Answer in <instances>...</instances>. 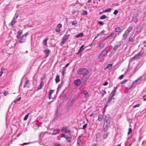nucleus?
Wrapping results in <instances>:
<instances>
[{
  "instance_id": "46",
  "label": "nucleus",
  "mask_w": 146,
  "mask_h": 146,
  "mask_svg": "<svg viewBox=\"0 0 146 146\" xmlns=\"http://www.w3.org/2000/svg\"><path fill=\"white\" fill-rule=\"evenodd\" d=\"M80 140L79 139H78L77 141V144L79 145L80 144Z\"/></svg>"
},
{
  "instance_id": "20",
  "label": "nucleus",
  "mask_w": 146,
  "mask_h": 146,
  "mask_svg": "<svg viewBox=\"0 0 146 146\" xmlns=\"http://www.w3.org/2000/svg\"><path fill=\"white\" fill-rule=\"evenodd\" d=\"M55 81L56 83L60 81L59 76L58 75H57L56 76V78L55 79Z\"/></svg>"
},
{
  "instance_id": "41",
  "label": "nucleus",
  "mask_w": 146,
  "mask_h": 146,
  "mask_svg": "<svg viewBox=\"0 0 146 146\" xmlns=\"http://www.w3.org/2000/svg\"><path fill=\"white\" fill-rule=\"evenodd\" d=\"M132 130L131 128H129V131L128 133V134H129L130 133H131L132 132Z\"/></svg>"
},
{
  "instance_id": "53",
  "label": "nucleus",
  "mask_w": 146,
  "mask_h": 146,
  "mask_svg": "<svg viewBox=\"0 0 146 146\" xmlns=\"http://www.w3.org/2000/svg\"><path fill=\"white\" fill-rule=\"evenodd\" d=\"M8 94V93L7 92L5 91L4 93V94L5 96H6L7 94Z\"/></svg>"
},
{
  "instance_id": "5",
  "label": "nucleus",
  "mask_w": 146,
  "mask_h": 146,
  "mask_svg": "<svg viewBox=\"0 0 146 146\" xmlns=\"http://www.w3.org/2000/svg\"><path fill=\"white\" fill-rule=\"evenodd\" d=\"M64 137L66 139V141L68 142H71V140L72 139L71 135L70 133H68V134H63L62 135L61 137Z\"/></svg>"
},
{
  "instance_id": "44",
  "label": "nucleus",
  "mask_w": 146,
  "mask_h": 146,
  "mask_svg": "<svg viewBox=\"0 0 146 146\" xmlns=\"http://www.w3.org/2000/svg\"><path fill=\"white\" fill-rule=\"evenodd\" d=\"M54 90H52L50 91L49 92V94L50 95H51V94L53 93Z\"/></svg>"
},
{
  "instance_id": "14",
  "label": "nucleus",
  "mask_w": 146,
  "mask_h": 146,
  "mask_svg": "<svg viewBox=\"0 0 146 146\" xmlns=\"http://www.w3.org/2000/svg\"><path fill=\"white\" fill-rule=\"evenodd\" d=\"M22 33V32L21 30H19L17 32V35L16 36V37L17 39L19 38L20 36L21 35Z\"/></svg>"
},
{
  "instance_id": "13",
  "label": "nucleus",
  "mask_w": 146,
  "mask_h": 146,
  "mask_svg": "<svg viewBox=\"0 0 146 146\" xmlns=\"http://www.w3.org/2000/svg\"><path fill=\"white\" fill-rule=\"evenodd\" d=\"M60 131V129H57L53 130V133H52V135H56L58 134Z\"/></svg>"
},
{
  "instance_id": "48",
  "label": "nucleus",
  "mask_w": 146,
  "mask_h": 146,
  "mask_svg": "<svg viewBox=\"0 0 146 146\" xmlns=\"http://www.w3.org/2000/svg\"><path fill=\"white\" fill-rule=\"evenodd\" d=\"M55 31L56 32H59L60 30V29H58L56 27V28L55 29Z\"/></svg>"
},
{
  "instance_id": "10",
  "label": "nucleus",
  "mask_w": 146,
  "mask_h": 146,
  "mask_svg": "<svg viewBox=\"0 0 146 146\" xmlns=\"http://www.w3.org/2000/svg\"><path fill=\"white\" fill-rule=\"evenodd\" d=\"M61 131L62 132L65 133H70V131L67 129L66 127H63V128L61 129Z\"/></svg>"
},
{
  "instance_id": "59",
  "label": "nucleus",
  "mask_w": 146,
  "mask_h": 146,
  "mask_svg": "<svg viewBox=\"0 0 146 146\" xmlns=\"http://www.w3.org/2000/svg\"><path fill=\"white\" fill-rule=\"evenodd\" d=\"M83 50V49H82V50H81V49H80L78 52L77 53V54H78L80 51H82Z\"/></svg>"
},
{
  "instance_id": "56",
  "label": "nucleus",
  "mask_w": 146,
  "mask_h": 146,
  "mask_svg": "<svg viewBox=\"0 0 146 146\" xmlns=\"http://www.w3.org/2000/svg\"><path fill=\"white\" fill-rule=\"evenodd\" d=\"M99 34H97V35L94 38V40L96 39V38H98V36H99Z\"/></svg>"
},
{
  "instance_id": "50",
  "label": "nucleus",
  "mask_w": 146,
  "mask_h": 146,
  "mask_svg": "<svg viewBox=\"0 0 146 146\" xmlns=\"http://www.w3.org/2000/svg\"><path fill=\"white\" fill-rule=\"evenodd\" d=\"M145 144H146V140H145L142 141V145H144Z\"/></svg>"
},
{
  "instance_id": "12",
  "label": "nucleus",
  "mask_w": 146,
  "mask_h": 146,
  "mask_svg": "<svg viewBox=\"0 0 146 146\" xmlns=\"http://www.w3.org/2000/svg\"><path fill=\"white\" fill-rule=\"evenodd\" d=\"M43 52L45 54V58L47 57L50 53V51L48 49L44 50Z\"/></svg>"
},
{
  "instance_id": "17",
  "label": "nucleus",
  "mask_w": 146,
  "mask_h": 146,
  "mask_svg": "<svg viewBox=\"0 0 146 146\" xmlns=\"http://www.w3.org/2000/svg\"><path fill=\"white\" fill-rule=\"evenodd\" d=\"M103 119V116L101 114H99L98 115V120L99 121H102V119Z\"/></svg>"
},
{
  "instance_id": "4",
  "label": "nucleus",
  "mask_w": 146,
  "mask_h": 146,
  "mask_svg": "<svg viewBox=\"0 0 146 146\" xmlns=\"http://www.w3.org/2000/svg\"><path fill=\"white\" fill-rule=\"evenodd\" d=\"M29 35L28 32L25 34H23L22 36L19 38V42L20 43H23L25 42L26 38V37Z\"/></svg>"
},
{
  "instance_id": "40",
  "label": "nucleus",
  "mask_w": 146,
  "mask_h": 146,
  "mask_svg": "<svg viewBox=\"0 0 146 146\" xmlns=\"http://www.w3.org/2000/svg\"><path fill=\"white\" fill-rule=\"evenodd\" d=\"M127 81V80H126V79L125 80H123V81H122L121 82V84H125Z\"/></svg>"
},
{
  "instance_id": "22",
  "label": "nucleus",
  "mask_w": 146,
  "mask_h": 146,
  "mask_svg": "<svg viewBox=\"0 0 146 146\" xmlns=\"http://www.w3.org/2000/svg\"><path fill=\"white\" fill-rule=\"evenodd\" d=\"M62 86L63 84H61L58 86L56 91V93H57L58 92L59 90L60 89Z\"/></svg>"
},
{
  "instance_id": "62",
  "label": "nucleus",
  "mask_w": 146,
  "mask_h": 146,
  "mask_svg": "<svg viewBox=\"0 0 146 146\" xmlns=\"http://www.w3.org/2000/svg\"><path fill=\"white\" fill-rule=\"evenodd\" d=\"M27 143H24L21 145H23L28 144Z\"/></svg>"
},
{
  "instance_id": "35",
  "label": "nucleus",
  "mask_w": 146,
  "mask_h": 146,
  "mask_svg": "<svg viewBox=\"0 0 146 146\" xmlns=\"http://www.w3.org/2000/svg\"><path fill=\"white\" fill-rule=\"evenodd\" d=\"M115 92L116 91L115 90H113V91L112 92V93L111 94V95H112V97H113L114 96V95L115 93Z\"/></svg>"
},
{
  "instance_id": "16",
  "label": "nucleus",
  "mask_w": 146,
  "mask_h": 146,
  "mask_svg": "<svg viewBox=\"0 0 146 146\" xmlns=\"http://www.w3.org/2000/svg\"><path fill=\"white\" fill-rule=\"evenodd\" d=\"M88 77L86 76H84L82 79V81L84 82H86L88 79Z\"/></svg>"
},
{
  "instance_id": "31",
  "label": "nucleus",
  "mask_w": 146,
  "mask_h": 146,
  "mask_svg": "<svg viewBox=\"0 0 146 146\" xmlns=\"http://www.w3.org/2000/svg\"><path fill=\"white\" fill-rule=\"evenodd\" d=\"M29 113H28L25 116V117H24V118L23 119V120H24L26 121L27 119V118L28 117L29 115Z\"/></svg>"
},
{
  "instance_id": "11",
  "label": "nucleus",
  "mask_w": 146,
  "mask_h": 146,
  "mask_svg": "<svg viewBox=\"0 0 146 146\" xmlns=\"http://www.w3.org/2000/svg\"><path fill=\"white\" fill-rule=\"evenodd\" d=\"M116 36V34L115 33H112L106 38V39L111 38V39L113 38L114 40Z\"/></svg>"
},
{
  "instance_id": "9",
  "label": "nucleus",
  "mask_w": 146,
  "mask_h": 146,
  "mask_svg": "<svg viewBox=\"0 0 146 146\" xmlns=\"http://www.w3.org/2000/svg\"><path fill=\"white\" fill-rule=\"evenodd\" d=\"M74 84L77 86H79L81 84V81L80 79H77L74 81Z\"/></svg>"
},
{
  "instance_id": "43",
  "label": "nucleus",
  "mask_w": 146,
  "mask_h": 146,
  "mask_svg": "<svg viewBox=\"0 0 146 146\" xmlns=\"http://www.w3.org/2000/svg\"><path fill=\"white\" fill-rule=\"evenodd\" d=\"M140 105V104H137V105L134 106H133V108H135L136 107H139V106Z\"/></svg>"
},
{
  "instance_id": "19",
  "label": "nucleus",
  "mask_w": 146,
  "mask_h": 146,
  "mask_svg": "<svg viewBox=\"0 0 146 146\" xmlns=\"http://www.w3.org/2000/svg\"><path fill=\"white\" fill-rule=\"evenodd\" d=\"M48 40V38L47 37L45 39L43 40L42 42V44L44 45H46L47 43V41Z\"/></svg>"
},
{
  "instance_id": "15",
  "label": "nucleus",
  "mask_w": 146,
  "mask_h": 146,
  "mask_svg": "<svg viewBox=\"0 0 146 146\" xmlns=\"http://www.w3.org/2000/svg\"><path fill=\"white\" fill-rule=\"evenodd\" d=\"M133 29L132 27H129L125 31L126 33L127 34H129V33L132 31Z\"/></svg>"
},
{
  "instance_id": "61",
  "label": "nucleus",
  "mask_w": 146,
  "mask_h": 146,
  "mask_svg": "<svg viewBox=\"0 0 146 146\" xmlns=\"http://www.w3.org/2000/svg\"><path fill=\"white\" fill-rule=\"evenodd\" d=\"M84 46V45H82L81 47H80V49H81V50H82V48ZM83 49L84 50V49Z\"/></svg>"
},
{
  "instance_id": "29",
  "label": "nucleus",
  "mask_w": 146,
  "mask_h": 146,
  "mask_svg": "<svg viewBox=\"0 0 146 146\" xmlns=\"http://www.w3.org/2000/svg\"><path fill=\"white\" fill-rule=\"evenodd\" d=\"M15 23H16V21H14V20L12 21L11 22V23H10L9 24V26H12L13 25H14Z\"/></svg>"
},
{
  "instance_id": "3",
  "label": "nucleus",
  "mask_w": 146,
  "mask_h": 146,
  "mask_svg": "<svg viewBox=\"0 0 146 146\" xmlns=\"http://www.w3.org/2000/svg\"><path fill=\"white\" fill-rule=\"evenodd\" d=\"M108 46H107L105 49L102 51L101 54L98 56V59H101L102 57H104L108 53V51L109 50L108 48Z\"/></svg>"
},
{
  "instance_id": "25",
  "label": "nucleus",
  "mask_w": 146,
  "mask_h": 146,
  "mask_svg": "<svg viewBox=\"0 0 146 146\" xmlns=\"http://www.w3.org/2000/svg\"><path fill=\"white\" fill-rule=\"evenodd\" d=\"M121 29L119 27H117L115 29V31L117 33L120 32L121 31Z\"/></svg>"
},
{
  "instance_id": "57",
  "label": "nucleus",
  "mask_w": 146,
  "mask_h": 146,
  "mask_svg": "<svg viewBox=\"0 0 146 146\" xmlns=\"http://www.w3.org/2000/svg\"><path fill=\"white\" fill-rule=\"evenodd\" d=\"M144 47H146V41H145L144 42Z\"/></svg>"
},
{
  "instance_id": "51",
  "label": "nucleus",
  "mask_w": 146,
  "mask_h": 146,
  "mask_svg": "<svg viewBox=\"0 0 146 146\" xmlns=\"http://www.w3.org/2000/svg\"><path fill=\"white\" fill-rule=\"evenodd\" d=\"M123 75H122L119 77V78L120 80H121L123 78Z\"/></svg>"
},
{
  "instance_id": "63",
  "label": "nucleus",
  "mask_w": 146,
  "mask_h": 146,
  "mask_svg": "<svg viewBox=\"0 0 146 146\" xmlns=\"http://www.w3.org/2000/svg\"><path fill=\"white\" fill-rule=\"evenodd\" d=\"M21 97H20L18 99H17V100H18V101H19L21 100Z\"/></svg>"
},
{
  "instance_id": "60",
  "label": "nucleus",
  "mask_w": 146,
  "mask_h": 146,
  "mask_svg": "<svg viewBox=\"0 0 146 146\" xmlns=\"http://www.w3.org/2000/svg\"><path fill=\"white\" fill-rule=\"evenodd\" d=\"M69 63H68L65 66V68H66L68 66V65H69Z\"/></svg>"
},
{
  "instance_id": "26",
  "label": "nucleus",
  "mask_w": 146,
  "mask_h": 146,
  "mask_svg": "<svg viewBox=\"0 0 146 146\" xmlns=\"http://www.w3.org/2000/svg\"><path fill=\"white\" fill-rule=\"evenodd\" d=\"M128 34H126V32L125 31L124 34L123 35V39H125L127 38V36Z\"/></svg>"
},
{
  "instance_id": "38",
  "label": "nucleus",
  "mask_w": 146,
  "mask_h": 146,
  "mask_svg": "<svg viewBox=\"0 0 146 146\" xmlns=\"http://www.w3.org/2000/svg\"><path fill=\"white\" fill-rule=\"evenodd\" d=\"M62 25L60 24H58L57 26V28L60 29Z\"/></svg>"
},
{
  "instance_id": "1",
  "label": "nucleus",
  "mask_w": 146,
  "mask_h": 146,
  "mask_svg": "<svg viewBox=\"0 0 146 146\" xmlns=\"http://www.w3.org/2000/svg\"><path fill=\"white\" fill-rule=\"evenodd\" d=\"M78 73L80 75L85 76L89 73V71L86 69L82 68L78 70Z\"/></svg>"
},
{
  "instance_id": "47",
  "label": "nucleus",
  "mask_w": 146,
  "mask_h": 146,
  "mask_svg": "<svg viewBox=\"0 0 146 146\" xmlns=\"http://www.w3.org/2000/svg\"><path fill=\"white\" fill-rule=\"evenodd\" d=\"M118 12V11L117 10H115L114 11L113 14H114L115 15H116L117 13Z\"/></svg>"
},
{
  "instance_id": "34",
  "label": "nucleus",
  "mask_w": 146,
  "mask_h": 146,
  "mask_svg": "<svg viewBox=\"0 0 146 146\" xmlns=\"http://www.w3.org/2000/svg\"><path fill=\"white\" fill-rule=\"evenodd\" d=\"M133 84L129 88H126V90H127V92L129 91L133 87Z\"/></svg>"
},
{
  "instance_id": "54",
  "label": "nucleus",
  "mask_w": 146,
  "mask_h": 146,
  "mask_svg": "<svg viewBox=\"0 0 146 146\" xmlns=\"http://www.w3.org/2000/svg\"><path fill=\"white\" fill-rule=\"evenodd\" d=\"M138 80V79L137 80H135V81H134V82H133L132 84L133 85H134L136 82H137Z\"/></svg>"
},
{
  "instance_id": "33",
  "label": "nucleus",
  "mask_w": 146,
  "mask_h": 146,
  "mask_svg": "<svg viewBox=\"0 0 146 146\" xmlns=\"http://www.w3.org/2000/svg\"><path fill=\"white\" fill-rule=\"evenodd\" d=\"M107 17L105 15H103L100 17V19H106Z\"/></svg>"
},
{
  "instance_id": "39",
  "label": "nucleus",
  "mask_w": 146,
  "mask_h": 146,
  "mask_svg": "<svg viewBox=\"0 0 146 146\" xmlns=\"http://www.w3.org/2000/svg\"><path fill=\"white\" fill-rule=\"evenodd\" d=\"M110 11H111V9H108L105 10L104 11V12H110Z\"/></svg>"
},
{
  "instance_id": "49",
  "label": "nucleus",
  "mask_w": 146,
  "mask_h": 146,
  "mask_svg": "<svg viewBox=\"0 0 146 146\" xmlns=\"http://www.w3.org/2000/svg\"><path fill=\"white\" fill-rule=\"evenodd\" d=\"M133 40V37L130 38L129 39V41L130 42H132Z\"/></svg>"
},
{
  "instance_id": "23",
  "label": "nucleus",
  "mask_w": 146,
  "mask_h": 146,
  "mask_svg": "<svg viewBox=\"0 0 146 146\" xmlns=\"http://www.w3.org/2000/svg\"><path fill=\"white\" fill-rule=\"evenodd\" d=\"M84 35L83 33H80L77 35L76 37V38H78L79 37H82Z\"/></svg>"
},
{
  "instance_id": "24",
  "label": "nucleus",
  "mask_w": 146,
  "mask_h": 146,
  "mask_svg": "<svg viewBox=\"0 0 146 146\" xmlns=\"http://www.w3.org/2000/svg\"><path fill=\"white\" fill-rule=\"evenodd\" d=\"M112 97H111V98H109L108 100V101H107V104L106 105V107L107 106H108L109 105L108 104L110 102H111L112 100Z\"/></svg>"
},
{
  "instance_id": "36",
  "label": "nucleus",
  "mask_w": 146,
  "mask_h": 146,
  "mask_svg": "<svg viewBox=\"0 0 146 146\" xmlns=\"http://www.w3.org/2000/svg\"><path fill=\"white\" fill-rule=\"evenodd\" d=\"M77 24V22L76 21H74L72 22V25H75Z\"/></svg>"
},
{
  "instance_id": "55",
  "label": "nucleus",
  "mask_w": 146,
  "mask_h": 146,
  "mask_svg": "<svg viewBox=\"0 0 146 146\" xmlns=\"http://www.w3.org/2000/svg\"><path fill=\"white\" fill-rule=\"evenodd\" d=\"M108 84V82H106L104 83L103 84V85L104 86H106Z\"/></svg>"
},
{
  "instance_id": "30",
  "label": "nucleus",
  "mask_w": 146,
  "mask_h": 146,
  "mask_svg": "<svg viewBox=\"0 0 146 146\" xmlns=\"http://www.w3.org/2000/svg\"><path fill=\"white\" fill-rule=\"evenodd\" d=\"M87 14V12L86 11L83 10L82 11V15H86Z\"/></svg>"
},
{
  "instance_id": "18",
  "label": "nucleus",
  "mask_w": 146,
  "mask_h": 146,
  "mask_svg": "<svg viewBox=\"0 0 146 146\" xmlns=\"http://www.w3.org/2000/svg\"><path fill=\"white\" fill-rule=\"evenodd\" d=\"M70 35H65L63 37L62 39L66 41L69 38Z\"/></svg>"
},
{
  "instance_id": "52",
  "label": "nucleus",
  "mask_w": 146,
  "mask_h": 146,
  "mask_svg": "<svg viewBox=\"0 0 146 146\" xmlns=\"http://www.w3.org/2000/svg\"><path fill=\"white\" fill-rule=\"evenodd\" d=\"M107 136H108V135L107 134L104 135L103 136V138L104 139L106 138L107 137Z\"/></svg>"
},
{
  "instance_id": "28",
  "label": "nucleus",
  "mask_w": 146,
  "mask_h": 146,
  "mask_svg": "<svg viewBox=\"0 0 146 146\" xmlns=\"http://www.w3.org/2000/svg\"><path fill=\"white\" fill-rule=\"evenodd\" d=\"M104 44L103 43H100L99 44L98 47L100 48H102L104 46Z\"/></svg>"
},
{
  "instance_id": "7",
  "label": "nucleus",
  "mask_w": 146,
  "mask_h": 146,
  "mask_svg": "<svg viewBox=\"0 0 146 146\" xmlns=\"http://www.w3.org/2000/svg\"><path fill=\"white\" fill-rule=\"evenodd\" d=\"M121 44L120 43L119 44L115 45L111 53H112L113 54L114 53L117 49L120 46Z\"/></svg>"
},
{
  "instance_id": "37",
  "label": "nucleus",
  "mask_w": 146,
  "mask_h": 146,
  "mask_svg": "<svg viewBox=\"0 0 146 146\" xmlns=\"http://www.w3.org/2000/svg\"><path fill=\"white\" fill-rule=\"evenodd\" d=\"M66 41L62 39V41L60 43V45L61 46Z\"/></svg>"
},
{
  "instance_id": "6",
  "label": "nucleus",
  "mask_w": 146,
  "mask_h": 146,
  "mask_svg": "<svg viewBox=\"0 0 146 146\" xmlns=\"http://www.w3.org/2000/svg\"><path fill=\"white\" fill-rule=\"evenodd\" d=\"M105 121L104 123V127H107V128L106 129L107 130L108 127L110 126V119L108 118H105Z\"/></svg>"
},
{
  "instance_id": "45",
  "label": "nucleus",
  "mask_w": 146,
  "mask_h": 146,
  "mask_svg": "<svg viewBox=\"0 0 146 146\" xmlns=\"http://www.w3.org/2000/svg\"><path fill=\"white\" fill-rule=\"evenodd\" d=\"M87 124L86 123V124L84 125L83 126V129H85L86 127L87 126Z\"/></svg>"
},
{
  "instance_id": "58",
  "label": "nucleus",
  "mask_w": 146,
  "mask_h": 146,
  "mask_svg": "<svg viewBox=\"0 0 146 146\" xmlns=\"http://www.w3.org/2000/svg\"><path fill=\"white\" fill-rule=\"evenodd\" d=\"M3 73V72L2 70H1L0 72V77L2 76Z\"/></svg>"
},
{
  "instance_id": "42",
  "label": "nucleus",
  "mask_w": 146,
  "mask_h": 146,
  "mask_svg": "<svg viewBox=\"0 0 146 146\" xmlns=\"http://www.w3.org/2000/svg\"><path fill=\"white\" fill-rule=\"evenodd\" d=\"M98 24L100 25H104V23L103 22L101 21H99L98 22Z\"/></svg>"
},
{
  "instance_id": "21",
  "label": "nucleus",
  "mask_w": 146,
  "mask_h": 146,
  "mask_svg": "<svg viewBox=\"0 0 146 146\" xmlns=\"http://www.w3.org/2000/svg\"><path fill=\"white\" fill-rule=\"evenodd\" d=\"M29 80H26L25 83V84L24 86L23 87L24 88H26V87H28V84L29 83Z\"/></svg>"
},
{
  "instance_id": "8",
  "label": "nucleus",
  "mask_w": 146,
  "mask_h": 146,
  "mask_svg": "<svg viewBox=\"0 0 146 146\" xmlns=\"http://www.w3.org/2000/svg\"><path fill=\"white\" fill-rule=\"evenodd\" d=\"M81 92L84 94L85 98H88L89 97V94L86 90H82Z\"/></svg>"
},
{
  "instance_id": "64",
  "label": "nucleus",
  "mask_w": 146,
  "mask_h": 146,
  "mask_svg": "<svg viewBox=\"0 0 146 146\" xmlns=\"http://www.w3.org/2000/svg\"><path fill=\"white\" fill-rule=\"evenodd\" d=\"M92 146H98L96 144H94Z\"/></svg>"
},
{
  "instance_id": "27",
  "label": "nucleus",
  "mask_w": 146,
  "mask_h": 146,
  "mask_svg": "<svg viewBox=\"0 0 146 146\" xmlns=\"http://www.w3.org/2000/svg\"><path fill=\"white\" fill-rule=\"evenodd\" d=\"M45 134V132H42L40 133L39 135V137L40 138H41Z\"/></svg>"
},
{
  "instance_id": "32",
  "label": "nucleus",
  "mask_w": 146,
  "mask_h": 146,
  "mask_svg": "<svg viewBox=\"0 0 146 146\" xmlns=\"http://www.w3.org/2000/svg\"><path fill=\"white\" fill-rule=\"evenodd\" d=\"M112 67V64H108L107 67V68L109 69H110Z\"/></svg>"
},
{
  "instance_id": "2",
  "label": "nucleus",
  "mask_w": 146,
  "mask_h": 146,
  "mask_svg": "<svg viewBox=\"0 0 146 146\" xmlns=\"http://www.w3.org/2000/svg\"><path fill=\"white\" fill-rule=\"evenodd\" d=\"M143 55V53L139 52L137 54H136L135 56L132 58L129 61V63L132 62L133 61L135 60H137L138 59L140 58Z\"/></svg>"
}]
</instances>
